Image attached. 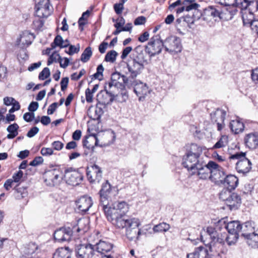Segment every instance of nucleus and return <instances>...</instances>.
<instances>
[{
  "label": "nucleus",
  "instance_id": "obj_11",
  "mask_svg": "<svg viewBox=\"0 0 258 258\" xmlns=\"http://www.w3.org/2000/svg\"><path fill=\"white\" fill-rule=\"evenodd\" d=\"M140 225L138 219L133 218V221L125 228V235L127 238L131 241L138 240L141 234V229L139 228Z\"/></svg>",
  "mask_w": 258,
  "mask_h": 258
},
{
  "label": "nucleus",
  "instance_id": "obj_21",
  "mask_svg": "<svg viewBox=\"0 0 258 258\" xmlns=\"http://www.w3.org/2000/svg\"><path fill=\"white\" fill-rule=\"evenodd\" d=\"M100 195V203L99 207L101 208L104 212L105 216L108 215L113 209H115V205L120 204V202H115L111 206H108V196H106L103 194H99Z\"/></svg>",
  "mask_w": 258,
  "mask_h": 258
},
{
  "label": "nucleus",
  "instance_id": "obj_19",
  "mask_svg": "<svg viewBox=\"0 0 258 258\" xmlns=\"http://www.w3.org/2000/svg\"><path fill=\"white\" fill-rule=\"evenodd\" d=\"M78 209L83 214L86 213L93 205L92 198L88 196H83L76 201Z\"/></svg>",
  "mask_w": 258,
  "mask_h": 258
},
{
  "label": "nucleus",
  "instance_id": "obj_55",
  "mask_svg": "<svg viewBox=\"0 0 258 258\" xmlns=\"http://www.w3.org/2000/svg\"><path fill=\"white\" fill-rule=\"evenodd\" d=\"M52 258H64V248H58L54 253Z\"/></svg>",
  "mask_w": 258,
  "mask_h": 258
},
{
  "label": "nucleus",
  "instance_id": "obj_41",
  "mask_svg": "<svg viewBox=\"0 0 258 258\" xmlns=\"http://www.w3.org/2000/svg\"><path fill=\"white\" fill-rule=\"evenodd\" d=\"M68 47H69V50L68 51H66V53L71 55L79 52L80 48V46L79 43L76 45H73L69 43V41L68 39H66V48Z\"/></svg>",
  "mask_w": 258,
  "mask_h": 258
},
{
  "label": "nucleus",
  "instance_id": "obj_9",
  "mask_svg": "<svg viewBox=\"0 0 258 258\" xmlns=\"http://www.w3.org/2000/svg\"><path fill=\"white\" fill-rule=\"evenodd\" d=\"M86 175L90 183H99L102 178V171L99 166L93 164L87 167Z\"/></svg>",
  "mask_w": 258,
  "mask_h": 258
},
{
  "label": "nucleus",
  "instance_id": "obj_14",
  "mask_svg": "<svg viewBox=\"0 0 258 258\" xmlns=\"http://www.w3.org/2000/svg\"><path fill=\"white\" fill-rule=\"evenodd\" d=\"M145 65L133 60H128L127 63V68L130 74L129 78L133 79L140 75L145 68Z\"/></svg>",
  "mask_w": 258,
  "mask_h": 258
},
{
  "label": "nucleus",
  "instance_id": "obj_6",
  "mask_svg": "<svg viewBox=\"0 0 258 258\" xmlns=\"http://www.w3.org/2000/svg\"><path fill=\"white\" fill-rule=\"evenodd\" d=\"M96 252L95 243L88 242L77 245L72 256L78 258H92Z\"/></svg>",
  "mask_w": 258,
  "mask_h": 258
},
{
  "label": "nucleus",
  "instance_id": "obj_29",
  "mask_svg": "<svg viewBox=\"0 0 258 258\" xmlns=\"http://www.w3.org/2000/svg\"><path fill=\"white\" fill-rule=\"evenodd\" d=\"M226 188L230 190H234L238 184V179L233 175H226L222 183Z\"/></svg>",
  "mask_w": 258,
  "mask_h": 258
},
{
  "label": "nucleus",
  "instance_id": "obj_24",
  "mask_svg": "<svg viewBox=\"0 0 258 258\" xmlns=\"http://www.w3.org/2000/svg\"><path fill=\"white\" fill-rule=\"evenodd\" d=\"M58 171L55 169H52L45 172L43 175L44 182L48 185H54L56 183V180L58 179Z\"/></svg>",
  "mask_w": 258,
  "mask_h": 258
},
{
  "label": "nucleus",
  "instance_id": "obj_39",
  "mask_svg": "<svg viewBox=\"0 0 258 258\" xmlns=\"http://www.w3.org/2000/svg\"><path fill=\"white\" fill-rule=\"evenodd\" d=\"M53 237L55 242H62L64 241V228L62 227L56 230L53 233Z\"/></svg>",
  "mask_w": 258,
  "mask_h": 258
},
{
  "label": "nucleus",
  "instance_id": "obj_48",
  "mask_svg": "<svg viewBox=\"0 0 258 258\" xmlns=\"http://www.w3.org/2000/svg\"><path fill=\"white\" fill-rule=\"evenodd\" d=\"M118 53L114 50L108 51L105 55L104 60L107 62H113L116 60Z\"/></svg>",
  "mask_w": 258,
  "mask_h": 258
},
{
  "label": "nucleus",
  "instance_id": "obj_13",
  "mask_svg": "<svg viewBox=\"0 0 258 258\" xmlns=\"http://www.w3.org/2000/svg\"><path fill=\"white\" fill-rule=\"evenodd\" d=\"M226 112L222 109H217L210 114L212 122L217 125V130L221 131L225 127L224 120Z\"/></svg>",
  "mask_w": 258,
  "mask_h": 258
},
{
  "label": "nucleus",
  "instance_id": "obj_22",
  "mask_svg": "<svg viewBox=\"0 0 258 258\" xmlns=\"http://www.w3.org/2000/svg\"><path fill=\"white\" fill-rule=\"evenodd\" d=\"M130 59L145 66L149 64L148 60L146 58V55L141 46H138L134 49L132 57Z\"/></svg>",
  "mask_w": 258,
  "mask_h": 258
},
{
  "label": "nucleus",
  "instance_id": "obj_5",
  "mask_svg": "<svg viewBox=\"0 0 258 258\" xmlns=\"http://www.w3.org/2000/svg\"><path fill=\"white\" fill-rule=\"evenodd\" d=\"M164 48V41L159 35L153 36L145 46V50L150 58L159 55Z\"/></svg>",
  "mask_w": 258,
  "mask_h": 258
},
{
  "label": "nucleus",
  "instance_id": "obj_18",
  "mask_svg": "<svg viewBox=\"0 0 258 258\" xmlns=\"http://www.w3.org/2000/svg\"><path fill=\"white\" fill-rule=\"evenodd\" d=\"M83 176L78 171L70 172L66 170V182L68 184L76 186L79 185L83 180Z\"/></svg>",
  "mask_w": 258,
  "mask_h": 258
},
{
  "label": "nucleus",
  "instance_id": "obj_25",
  "mask_svg": "<svg viewBox=\"0 0 258 258\" xmlns=\"http://www.w3.org/2000/svg\"><path fill=\"white\" fill-rule=\"evenodd\" d=\"M244 143L249 149H256L258 146V133L252 132L246 135L244 138Z\"/></svg>",
  "mask_w": 258,
  "mask_h": 258
},
{
  "label": "nucleus",
  "instance_id": "obj_30",
  "mask_svg": "<svg viewBox=\"0 0 258 258\" xmlns=\"http://www.w3.org/2000/svg\"><path fill=\"white\" fill-rule=\"evenodd\" d=\"M229 127L232 133L235 134H238L242 133L244 129V125L241 121V119L237 117L236 119L231 120L230 122Z\"/></svg>",
  "mask_w": 258,
  "mask_h": 258
},
{
  "label": "nucleus",
  "instance_id": "obj_37",
  "mask_svg": "<svg viewBox=\"0 0 258 258\" xmlns=\"http://www.w3.org/2000/svg\"><path fill=\"white\" fill-rule=\"evenodd\" d=\"M19 128L18 124L14 123L8 126L7 131L9 133L7 138L9 139H13L18 134V130Z\"/></svg>",
  "mask_w": 258,
  "mask_h": 258
},
{
  "label": "nucleus",
  "instance_id": "obj_38",
  "mask_svg": "<svg viewBox=\"0 0 258 258\" xmlns=\"http://www.w3.org/2000/svg\"><path fill=\"white\" fill-rule=\"evenodd\" d=\"M104 70L103 66L102 64L98 66L97 68L96 72L93 75L90 76L91 79V81L89 82V84L92 82L94 79H98L99 81H101L103 79V73Z\"/></svg>",
  "mask_w": 258,
  "mask_h": 258
},
{
  "label": "nucleus",
  "instance_id": "obj_20",
  "mask_svg": "<svg viewBox=\"0 0 258 258\" xmlns=\"http://www.w3.org/2000/svg\"><path fill=\"white\" fill-rule=\"evenodd\" d=\"M215 165L213 166L209 179L216 183H222L226 176L225 173L218 164L216 163Z\"/></svg>",
  "mask_w": 258,
  "mask_h": 258
},
{
  "label": "nucleus",
  "instance_id": "obj_61",
  "mask_svg": "<svg viewBox=\"0 0 258 258\" xmlns=\"http://www.w3.org/2000/svg\"><path fill=\"white\" fill-rule=\"evenodd\" d=\"M243 1V6H242V7L243 8H246L247 6L250 5H255V6H256V11H258V0H249L248 2L245 1L246 0H242Z\"/></svg>",
  "mask_w": 258,
  "mask_h": 258
},
{
  "label": "nucleus",
  "instance_id": "obj_42",
  "mask_svg": "<svg viewBox=\"0 0 258 258\" xmlns=\"http://www.w3.org/2000/svg\"><path fill=\"white\" fill-rule=\"evenodd\" d=\"M247 239V243L253 248H258V234L252 232L249 237L245 238Z\"/></svg>",
  "mask_w": 258,
  "mask_h": 258
},
{
  "label": "nucleus",
  "instance_id": "obj_63",
  "mask_svg": "<svg viewBox=\"0 0 258 258\" xmlns=\"http://www.w3.org/2000/svg\"><path fill=\"white\" fill-rule=\"evenodd\" d=\"M132 50L133 48L131 46H127L124 48L121 53V58L122 59H125Z\"/></svg>",
  "mask_w": 258,
  "mask_h": 258
},
{
  "label": "nucleus",
  "instance_id": "obj_3",
  "mask_svg": "<svg viewBox=\"0 0 258 258\" xmlns=\"http://www.w3.org/2000/svg\"><path fill=\"white\" fill-rule=\"evenodd\" d=\"M223 223L224 227L227 229L228 234L226 236V240L229 245L235 244L239 237L241 236V226L239 221H231L227 223L220 220L218 225Z\"/></svg>",
  "mask_w": 258,
  "mask_h": 258
},
{
  "label": "nucleus",
  "instance_id": "obj_32",
  "mask_svg": "<svg viewBox=\"0 0 258 258\" xmlns=\"http://www.w3.org/2000/svg\"><path fill=\"white\" fill-rule=\"evenodd\" d=\"M241 236L245 238L249 237L250 234L254 232L253 223L251 221H247L244 223H241Z\"/></svg>",
  "mask_w": 258,
  "mask_h": 258
},
{
  "label": "nucleus",
  "instance_id": "obj_49",
  "mask_svg": "<svg viewBox=\"0 0 258 258\" xmlns=\"http://www.w3.org/2000/svg\"><path fill=\"white\" fill-rule=\"evenodd\" d=\"M170 228L169 225L166 223H160L154 226L153 230L154 232H164L167 231Z\"/></svg>",
  "mask_w": 258,
  "mask_h": 258
},
{
  "label": "nucleus",
  "instance_id": "obj_57",
  "mask_svg": "<svg viewBox=\"0 0 258 258\" xmlns=\"http://www.w3.org/2000/svg\"><path fill=\"white\" fill-rule=\"evenodd\" d=\"M116 96H117V97L121 96V101H125L128 99V92H127V90H126V89L124 88L121 90H119L118 91V93L116 94Z\"/></svg>",
  "mask_w": 258,
  "mask_h": 258
},
{
  "label": "nucleus",
  "instance_id": "obj_33",
  "mask_svg": "<svg viewBox=\"0 0 258 258\" xmlns=\"http://www.w3.org/2000/svg\"><path fill=\"white\" fill-rule=\"evenodd\" d=\"M202 16V14L200 11H196L194 12L192 15L188 14L184 16V21L188 27L191 28V25L194 24L196 21L199 20Z\"/></svg>",
  "mask_w": 258,
  "mask_h": 258
},
{
  "label": "nucleus",
  "instance_id": "obj_53",
  "mask_svg": "<svg viewBox=\"0 0 258 258\" xmlns=\"http://www.w3.org/2000/svg\"><path fill=\"white\" fill-rule=\"evenodd\" d=\"M181 23H185L183 17L177 19L175 22V26L178 33L183 35L184 33L182 32L181 30V26L182 25Z\"/></svg>",
  "mask_w": 258,
  "mask_h": 258
},
{
  "label": "nucleus",
  "instance_id": "obj_36",
  "mask_svg": "<svg viewBox=\"0 0 258 258\" xmlns=\"http://www.w3.org/2000/svg\"><path fill=\"white\" fill-rule=\"evenodd\" d=\"M217 3L225 6H235L241 7L243 6L242 0H215Z\"/></svg>",
  "mask_w": 258,
  "mask_h": 258
},
{
  "label": "nucleus",
  "instance_id": "obj_34",
  "mask_svg": "<svg viewBox=\"0 0 258 258\" xmlns=\"http://www.w3.org/2000/svg\"><path fill=\"white\" fill-rule=\"evenodd\" d=\"M242 19L243 25L245 26L250 27L252 30L253 25L256 22H258V19H254L253 13L248 12V14H245L242 15Z\"/></svg>",
  "mask_w": 258,
  "mask_h": 258
},
{
  "label": "nucleus",
  "instance_id": "obj_47",
  "mask_svg": "<svg viewBox=\"0 0 258 258\" xmlns=\"http://www.w3.org/2000/svg\"><path fill=\"white\" fill-rule=\"evenodd\" d=\"M111 191V186L108 180L102 184L101 189L99 191V194H103L106 196H108Z\"/></svg>",
  "mask_w": 258,
  "mask_h": 258
},
{
  "label": "nucleus",
  "instance_id": "obj_62",
  "mask_svg": "<svg viewBox=\"0 0 258 258\" xmlns=\"http://www.w3.org/2000/svg\"><path fill=\"white\" fill-rule=\"evenodd\" d=\"M39 130L37 126L32 127L27 133V136L29 138H32L36 135Z\"/></svg>",
  "mask_w": 258,
  "mask_h": 258
},
{
  "label": "nucleus",
  "instance_id": "obj_35",
  "mask_svg": "<svg viewBox=\"0 0 258 258\" xmlns=\"http://www.w3.org/2000/svg\"><path fill=\"white\" fill-rule=\"evenodd\" d=\"M182 5H185V11L187 12L199 11L198 8L200 7V5L196 3L195 0H184L182 2Z\"/></svg>",
  "mask_w": 258,
  "mask_h": 258
},
{
  "label": "nucleus",
  "instance_id": "obj_4",
  "mask_svg": "<svg viewBox=\"0 0 258 258\" xmlns=\"http://www.w3.org/2000/svg\"><path fill=\"white\" fill-rule=\"evenodd\" d=\"M231 161L232 160H237L236 169L239 173L246 175L251 169V162L246 157V152H236L231 154L228 157Z\"/></svg>",
  "mask_w": 258,
  "mask_h": 258
},
{
  "label": "nucleus",
  "instance_id": "obj_43",
  "mask_svg": "<svg viewBox=\"0 0 258 258\" xmlns=\"http://www.w3.org/2000/svg\"><path fill=\"white\" fill-rule=\"evenodd\" d=\"M237 8L238 7L235 6H229V8L226 9L224 13L226 16L225 19L227 20H231L238 12Z\"/></svg>",
  "mask_w": 258,
  "mask_h": 258
},
{
  "label": "nucleus",
  "instance_id": "obj_46",
  "mask_svg": "<svg viewBox=\"0 0 258 258\" xmlns=\"http://www.w3.org/2000/svg\"><path fill=\"white\" fill-rule=\"evenodd\" d=\"M231 190L227 188H224L219 193V199L225 203L230 197L232 195Z\"/></svg>",
  "mask_w": 258,
  "mask_h": 258
},
{
  "label": "nucleus",
  "instance_id": "obj_2",
  "mask_svg": "<svg viewBox=\"0 0 258 258\" xmlns=\"http://www.w3.org/2000/svg\"><path fill=\"white\" fill-rule=\"evenodd\" d=\"M115 209L111 210L106 216L107 220L116 228L123 229L127 228L133 221L126 214L128 211V205L124 201L120 202V204L115 205Z\"/></svg>",
  "mask_w": 258,
  "mask_h": 258
},
{
  "label": "nucleus",
  "instance_id": "obj_10",
  "mask_svg": "<svg viewBox=\"0 0 258 258\" xmlns=\"http://www.w3.org/2000/svg\"><path fill=\"white\" fill-rule=\"evenodd\" d=\"M216 162L210 161L207 164L203 160L195 169L198 171V175L200 179H206L210 178L213 166H216Z\"/></svg>",
  "mask_w": 258,
  "mask_h": 258
},
{
  "label": "nucleus",
  "instance_id": "obj_52",
  "mask_svg": "<svg viewBox=\"0 0 258 258\" xmlns=\"http://www.w3.org/2000/svg\"><path fill=\"white\" fill-rule=\"evenodd\" d=\"M50 71L48 68H44L43 70L39 73L38 78L39 80H44L50 76Z\"/></svg>",
  "mask_w": 258,
  "mask_h": 258
},
{
  "label": "nucleus",
  "instance_id": "obj_27",
  "mask_svg": "<svg viewBox=\"0 0 258 258\" xmlns=\"http://www.w3.org/2000/svg\"><path fill=\"white\" fill-rule=\"evenodd\" d=\"M114 96V95L111 91L108 90L107 87L105 86L104 90L101 91L97 95V103H101V102L100 101V99H101L103 101H106L108 105L113 101Z\"/></svg>",
  "mask_w": 258,
  "mask_h": 258
},
{
  "label": "nucleus",
  "instance_id": "obj_58",
  "mask_svg": "<svg viewBox=\"0 0 258 258\" xmlns=\"http://www.w3.org/2000/svg\"><path fill=\"white\" fill-rule=\"evenodd\" d=\"M43 161V159L41 156L36 157L31 162L29 165L32 166H36L41 164Z\"/></svg>",
  "mask_w": 258,
  "mask_h": 258
},
{
  "label": "nucleus",
  "instance_id": "obj_59",
  "mask_svg": "<svg viewBox=\"0 0 258 258\" xmlns=\"http://www.w3.org/2000/svg\"><path fill=\"white\" fill-rule=\"evenodd\" d=\"M23 119L26 122H31L34 119V112H26L23 115Z\"/></svg>",
  "mask_w": 258,
  "mask_h": 258
},
{
  "label": "nucleus",
  "instance_id": "obj_7",
  "mask_svg": "<svg viewBox=\"0 0 258 258\" xmlns=\"http://www.w3.org/2000/svg\"><path fill=\"white\" fill-rule=\"evenodd\" d=\"M34 9L35 16L40 18H47L53 12V8L49 0H41L36 3Z\"/></svg>",
  "mask_w": 258,
  "mask_h": 258
},
{
  "label": "nucleus",
  "instance_id": "obj_54",
  "mask_svg": "<svg viewBox=\"0 0 258 258\" xmlns=\"http://www.w3.org/2000/svg\"><path fill=\"white\" fill-rule=\"evenodd\" d=\"M86 73V70L84 69H82L78 74L77 73L72 74L71 76V79L73 81H78L81 78V77L84 75Z\"/></svg>",
  "mask_w": 258,
  "mask_h": 258
},
{
  "label": "nucleus",
  "instance_id": "obj_51",
  "mask_svg": "<svg viewBox=\"0 0 258 258\" xmlns=\"http://www.w3.org/2000/svg\"><path fill=\"white\" fill-rule=\"evenodd\" d=\"M63 42V40L61 36L60 35H57L55 37L53 42L51 44V46L52 48H55L56 46H59L60 48H62L64 47L62 46Z\"/></svg>",
  "mask_w": 258,
  "mask_h": 258
},
{
  "label": "nucleus",
  "instance_id": "obj_40",
  "mask_svg": "<svg viewBox=\"0 0 258 258\" xmlns=\"http://www.w3.org/2000/svg\"><path fill=\"white\" fill-rule=\"evenodd\" d=\"M121 80L124 84H127L128 78L124 75H122L120 73L115 72L112 74L111 80L115 83L119 82Z\"/></svg>",
  "mask_w": 258,
  "mask_h": 258
},
{
  "label": "nucleus",
  "instance_id": "obj_15",
  "mask_svg": "<svg viewBox=\"0 0 258 258\" xmlns=\"http://www.w3.org/2000/svg\"><path fill=\"white\" fill-rule=\"evenodd\" d=\"M101 103H97L96 105L94 112L91 113L92 106L90 107L88 110V114L90 116V117L92 120H96L98 123L100 122V118L101 116L104 113V109L106 108L107 105V102L105 101H103L100 99Z\"/></svg>",
  "mask_w": 258,
  "mask_h": 258
},
{
  "label": "nucleus",
  "instance_id": "obj_12",
  "mask_svg": "<svg viewBox=\"0 0 258 258\" xmlns=\"http://www.w3.org/2000/svg\"><path fill=\"white\" fill-rule=\"evenodd\" d=\"M203 159L185 153L182 157L181 164L188 171L195 170L198 164L203 161Z\"/></svg>",
  "mask_w": 258,
  "mask_h": 258
},
{
  "label": "nucleus",
  "instance_id": "obj_23",
  "mask_svg": "<svg viewBox=\"0 0 258 258\" xmlns=\"http://www.w3.org/2000/svg\"><path fill=\"white\" fill-rule=\"evenodd\" d=\"M241 203V197L237 194L233 192L225 204L226 207L224 209L228 208L230 210H237Z\"/></svg>",
  "mask_w": 258,
  "mask_h": 258
},
{
  "label": "nucleus",
  "instance_id": "obj_28",
  "mask_svg": "<svg viewBox=\"0 0 258 258\" xmlns=\"http://www.w3.org/2000/svg\"><path fill=\"white\" fill-rule=\"evenodd\" d=\"M134 91L139 97V100H142L149 92L148 87L146 84L140 82L135 85Z\"/></svg>",
  "mask_w": 258,
  "mask_h": 258
},
{
  "label": "nucleus",
  "instance_id": "obj_16",
  "mask_svg": "<svg viewBox=\"0 0 258 258\" xmlns=\"http://www.w3.org/2000/svg\"><path fill=\"white\" fill-rule=\"evenodd\" d=\"M82 145L84 148H86L91 153H93L95 147L99 146L97 135L90 134L86 136L82 140ZM99 146H102L99 145Z\"/></svg>",
  "mask_w": 258,
  "mask_h": 258
},
{
  "label": "nucleus",
  "instance_id": "obj_26",
  "mask_svg": "<svg viewBox=\"0 0 258 258\" xmlns=\"http://www.w3.org/2000/svg\"><path fill=\"white\" fill-rule=\"evenodd\" d=\"M95 245L96 252L102 254L110 251L113 247V245L111 243L102 240L95 242Z\"/></svg>",
  "mask_w": 258,
  "mask_h": 258
},
{
  "label": "nucleus",
  "instance_id": "obj_64",
  "mask_svg": "<svg viewBox=\"0 0 258 258\" xmlns=\"http://www.w3.org/2000/svg\"><path fill=\"white\" fill-rule=\"evenodd\" d=\"M113 8L115 13L117 15H119L122 13L123 6L122 5V3H116L114 5Z\"/></svg>",
  "mask_w": 258,
  "mask_h": 258
},
{
  "label": "nucleus",
  "instance_id": "obj_45",
  "mask_svg": "<svg viewBox=\"0 0 258 258\" xmlns=\"http://www.w3.org/2000/svg\"><path fill=\"white\" fill-rule=\"evenodd\" d=\"M72 228L69 227V226H67V228L66 227V235H67L69 236V238H67L66 237V241H70L71 240V236L73 235L74 230H77L79 231V228L77 227V225L76 221L74 222L73 223H71Z\"/></svg>",
  "mask_w": 258,
  "mask_h": 258
},
{
  "label": "nucleus",
  "instance_id": "obj_60",
  "mask_svg": "<svg viewBox=\"0 0 258 258\" xmlns=\"http://www.w3.org/2000/svg\"><path fill=\"white\" fill-rule=\"evenodd\" d=\"M93 93L89 88H87L85 91V95L86 101L88 103H91L93 101Z\"/></svg>",
  "mask_w": 258,
  "mask_h": 258
},
{
  "label": "nucleus",
  "instance_id": "obj_50",
  "mask_svg": "<svg viewBox=\"0 0 258 258\" xmlns=\"http://www.w3.org/2000/svg\"><path fill=\"white\" fill-rule=\"evenodd\" d=\"M43 18H40L35 16V19L33 22V26L35 29L40 30L44 25Z\"/></svg>",
  "mask_w": 258,
  "mask_h": 258
},
{
  "label": "nucleus",
  "instance_id": "obj_56",
  "mask_svg": "<svg viewBox=\"0 0 258 258\" xmlns=\"http://www.w3.org/2000/svg\"><path fill=\"white\" fill-rule=\"evenodd\" d=\"M7 68L2 64H0V82L3 81L7 77Z\"/></svg>",
  "mask_w": 258,
  "mask_h": 258
},
{
  "label": "nucleus",
  "instance_id": "obj_44",
  "mask_svg": "<svg viewBox=\"0 0 258 258\" xmlns=\"http://www.w3.org/2000/svg\"><path fill=\"white\" fill-rule=\"evenodd\" d=\"M92 55L91 47L88 46L85 48L81 56V60L83 62L88 61Z\"/></svg>",
  "mask_w": 258,
  "mask_h": 258
},
{
  "label": "nucleus",
  "instance_id": "obj_1",
  "mask_svg": "<svg viewBox=\"0 0 258 258\" xmlns=\"http://www.w3.org/2000/svg\"><path fill=\"white\" fill-rule=\"evenodd\" d=\"M225 241L226 238L219 235L215 241L208 243V249L203 246L196 247L194 252L187 254L186 258H222L221 253H223Z\"/></svg>",
  "mask_w": 258,
  "mask_h": 258
},
{
  "label": "nucleus",
  "instance_id": "obj_17",
  "mask_svg": "<svg viewBox=\"0 0 258 258\" xmlns=\"http://www.w3.org/2000/svg\"><path fill=\"white\" fill-rule=\"evenodd\" d=\"M223 13H221V9L218 7L209 6L206 8L204 11L203 14L204 20H211L212 19L217 18L222 19Z\"/></svg>",
  "mask_w": 258,
  "mask_h": 258
},
{
  "label": "nucleus",
  "instance_id": "obj_31",
  "mask_svg": "<svg viewBox=\"0 0 258 258\" xmlns=\"http://www.w3.org/2000/svg\"><path fill=\"white\" fill-rule=\"evenodd\" d=\"M203 150L201 146L192 143L186 146L185 153L201 158Z\"/></svg>",
  "mask_w": 258,
  "mask_h": 258
},
{
  "label": "nucleus",
  "instance_id": "obj_8",
  "mask_svg": "<svg viewBox=\"0 0 258 258\" xmlns=\"http://www.w3.org/2000/svg\"><path fill=\"white\" fill-rule=\"evenodd\" d=\"M165 50L170 54H176L182 50L181 40L179 38L171 36L167 37L164 41Z\"/></svg>",
  "mask_w": 258,
  "mask_h": 258
}]
</instances>
